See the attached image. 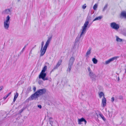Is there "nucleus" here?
<instances>
[{"label":"nucleus","instance_id":"a19ab883","mask_svg":"<svg viewBox=\"0 0 126 126\" xmlns=\"http://www.w3.org/2000/svg\"><path fill=\"white\" fill-rule=\"evenodd\" d=\"M32 49L30 51V54L31 53H32Z\"/></svg>","mask_w":126,"mask_h":126},{"label":"nucleus","instance_id":"72a5a7b5","mask_svg":"<svg viewBox=\"0 0 126 126\" xmlns=\"http://www.w3.org/2000/svg\"><path fill=\"white\" fill-rule=\"evenodd\" d=\"M88 69L89 72H90L92 71L90 67H88Z\"/></svg>","mask_w":126,"mask_h":126},{"label":"nucleus","instance_id":"cd10ccee","mask_svg":"<svg viewBox=\"0 0 126 126\" xmlns=\"http://www.w3.org/2000/svg\"><path fill=\"white\" fill-rule=\"evenodd\" d=\"M11 92L8 93L7 95L4 97H3V99H6L11 94Z\"/></svg>","mask_w":126,"mask_h":126},{"label":"nucleus","instance_id":"20e7f679","mask_svg":"<svg viewBox=\"0 0 126 126\" xmlns=\"http://www.w3.org/2000/svg\"><path fill=\"white\" fill-rule=\"evenodd\" d=\"M91 17L90 16H88L87 19L84 24L83 26L82 27V29H83V30H86L87 27L89 28V26H88L89 24V21L91 20Z\"/></svg>","mask_w":126,"mask_h":126},{"label":"nucleus","instance_id":"b1692460","mask_svg":"<svg viewBox=\"0 0 126 126\" xmlns=\"http://www.w3.org/2000/svg\"><path fill=\"white\" fill-rule=\"evenodd\" d=\"M10 19V17L9 16H8L6 17V19L4 22H9Z\"/></svg>","mask_w":126,"mask_h":126},{"label":"nucleus","instance_id":"c03bdc74","mask_svg":"<svg viewBox=\"0 0 126 126\" xmlns=\"http://www.w3.org/2000/svg\"><path fill=\"white\" fill-rule=\"evenodd\" d=\"M20 0H18V2H19L20 1Z\"/></svg>","mask_w":126,"mask_h":126},{"label":"nucleus","instance_id":"aec40b11","mask_svg":"<svg viewBox=\"0 0 126 126\" xmlns=\"http://www.w3.org/2000/svg\"><path fill=\"white\" fill-rule=\"evenodd\" d=\"M104 95V93L102 92H100L99 94V97L100 98H101L102 96H103V97H105Z\"/></svg>","mask_w":126,"mask_h":126},{"label":"nucleus","instance_id":"c756f323","mask_svg":"<svg viewBox=\"0 0 126 126\" xmlns=\"http://www.w3.org/2000/svg\"><path fill=\"white\" fill-rule=\"evenodd\" d=\"M66 80V78H64L62 79V82H64V83H66L67 82V80H66V81H64V80Z\"/></svg>","mask_w":126,"mask_h":126},{"label":"nucleus","instance_id":"4be33fe9","mask_svg":"<svg viewBox=\"0 0 126 126\" xmlns=\"http://www.w3.org/2000/svg\"><path fill=\"white\" fill-rule=\"evenodd\" d=\"M116 41L118 42H121L122 41V39L117 36H116Z\"/></svg>","mask_w":126,"mask_h":126},{"label":"nucleus","instance_id":"a18cd8bd","mask_svg":"<svg viewBox=\"0 0 126 126\" xmlns=\"http://www.w3.org/2000/svg\"><path fill=\"white\" fill-rule=\"evenodd\" d=\"M119 79V78L118 80Z\"/></svg>","mask_w":126,"mask_h":126},{"label":"nucleus","instance_id":"ea45409f","mask_svg":"<svg viewBox=\"0 0 126 126\" xmlns=\"http://www.w3.org/2000/svg\"><path fill=\"white\" fill-rule=\"evenodd\" d=\"M23 110V109H22L21 110V111L20 112H22Z\"/></svg>","mask_w":126,"mask_h":126},{"label":"nucleus","instance_id":"58836bf2","mask_svg":"<svg viewBox=\"0 0 126 126\" xmlns=\"http://www.w3.org/2000/svg\"><path fill=\"white\" fill-rule=\"evenodd\" d=\"M25 47L23 48V49H22V51L24 50V49L25 48Z\"/></svg>","mask_w":126,"mask_h":126},{"label":"nucleus","instance_id":"c85d7f7f","mask_svg":"<svg viewBox=\"0 0 126 126\" xmlns=\"http://www.w3.org/2000/svg\"><path fill=\"white\" fill-rule=\"evenodd\" d=\"M52 118L51 117H50L49 118V122L50 124L51 125H52V124L53 123V121H52L51 120V119Z\"/></svg>","mask_w":126,"mask_h":126},{"label":"nucleus","instance_id":"39448f33","mask_svg":"<svg viewBox=\"0 0 126 126\" xmlns=\"http://www.w3.org/2000/svg\"><path fill=\"white\" fill-rule=\"evenodd\" d=\"M110 26L112 29L116 31L118 30L119 28V25L115 22H113L110 23Z\"/></svg>","mask_w":126,"mask_h":126},{"label":"nucleus","instance_id":"dca6fc26","mask_svg":"<svg viewBox=\"0 0 126 126\" xmlns=\"http://www.w3.org/2000/svg\"><path fill=\"white\" fill-rule=\"evenodd\" d=\"M18 96V94L17 92L14 94V96L13 102H14L16 101V99Z\"/></svg>","mask_w":126,"mask_h":126},{"label":"nucleus","instance_id":"9d476101","mask_svg":"<svg viewBox=\"0 0 126 126\" xmlns=\"http://www.w3.org/2000/svg\"><path fill=\"white\" fill-rule=\"evenodd\" d=\"M62 62V60L60 59L58 61L56 66H55L52 71H53V70L57 69L61 64Z\"/></svg>","mask_w":126,"mask_h":126},{"label":"nucleus","instance_id":"1a4fd4ad","mask_svg":"<svg viewBox=\"0 0 126 126\" xmlns=\"http://www.w3.org/2000/svg\"><path fill=\"white\" fill-rule=\"evenodd\" d=\"M118 57H115L110 59L106 61L105 62V64H107L109 63L110 62L113 61L115 59H116Z\"/></svg>","mask_w":126,"mask_h":126},{"label":"nucleus","instance_id":"393cba45","mask_svg":"<svg viewBox=\"0 0 126 126\" xmlns=\"http://www.w3.org/2000/svg\"><path fill=\"white\" fill-rule=\"evenodd\" d=\"M92 61L94 64H96L97 62V60L95 58H93Z\"/></svg>","mask_w":126,"mask_h":126},{"label":"nucleus","instance_id":"f03ea898","mask_svg":"<svg viewBox=\"0 0 126 126\" xmlns=\"http://www.w3.org/2000/svg\"><path fill=\"white\" fill-rule=\"evenodd\" d=\"M47 66L45 65L42 70L39 76V79H42L44 81L48 80V78H47L45 77L46 75V74L45 73L47 69Z\"/></svg>","mask_w":126,"mask_h":126},{"label":"nucleus","instance_id":"c9c22d12","mask_svg":"<svg viewBox=\"0 0 126 126\" xmlns=\"http://www.w3.org/2000/svg\"><path fill=\"white\" fill-rule=\"evenodd\" d=\"M38 107L40 109H41L42 108V106L41 105H38Z\"/></svg>","mask_w":126,"mask_h":126},{"label":"nucleus","instance_id":"ddd939ff","mask_svg":"<svg viewBox=\"0 0 126 126\" xmlns=\"http://www.w3.org/2000/svg\"><path fill=\"white\" fill-rule=\"evenodd\" d=\"M11 11L9 9H6L3 12V14H10Z\"/></svg>","mask_w":126,"mask_h":126},{"label":"nucleus","instance_id":"f257e3e1","mask_svg":"<svg viewBox=\"0 0 126 126\" xmlns=\"http://www.w3.org/2000/svg\"><path fill=\"white\" fill-rule=\"evenodd\" d=\"M52 38V36H51L50 37H48V39L47 41L44 46V47L43 49H42L43 46L44 44V42L42 41L41 43V48L40 51L41 53L40 55V56H43L44 54H45L47 47L48 46L50 41L51 40Z\"/></svg>","mask_w":126,"mask_h":126},{"label":"nucleus","instance_id":"4468645a","mask_svg":"<svg viewBox=\"0 0 126 126\" xmlns=\"http://www.w3.org/2000/svg\"><path fill=\"white\" fill-rule=\"evenodd\" d=\"M4 28L5 29H8L9 25V22H4Z\"/></svg>","mask_w":126,"mask_h":126},{"label":"nucleus","instance_id":"412c9836","mask_svg":"<svg viewBox=\"0 0 126 126\" xmlns=\"http://www.w3.org/2000/svg\"><path fill=\"white\" fill-rule=\"evenodd\" d=\"M91 49V48H89L88 49L86 53V56H88V55L90 54Z\"/></svg>","mask_w":126,"mask_h":126},{"label":"nucleus","instance_id":"2f4dec72","mask_svg":"<svg viewBox=\"0 0 126 126\" xmlns=\"http://www.w3.org/2000/svg\"><path fill=\"white\" fill-rule=\"evenodd\" d=\"M86 4H85L84 5H83L82 6V8L83 9H85L86 8Z\"/></svg>","mask_w":126,"mask_h":126},{"label":"nucleus","instance_id":"0eeeda50","mask_svg":"<svg viewBox=\"0 0 126 126\" xmlns=\"http://www.w3.org/2000/svg\"><path fill=\"white\" fill-rule=\"evenodd\" d=\"M82 31L80 35H78L77 37L75 39V44L77 42H78L79 41L80 39V37L84 33H85L86 32V31L85 30H83V29H82Z\"/></svg>","mask_w":126,"mask_h":126},{"label":"nucleus","instance_id":"e433bc0d","mask_svg":"<svg viewBox=\"0 0 126 126\" xmlns=\"http://www.w3.org/2000/svg\"><path fill=\"white\" fill-rule=\"evenodd\" d=\"M36 90V88L35 87H34L33 88V90L34 92Z\"/></svg>","mask_w":126,"mask_h":126},{"label":"nucleus","instance_id":"a878e982","mask_svg":"<svg viewBox=\"0 0 126 126\" xmlns=\"http://www.w3.org/2000/svg\"><path fill=\"white\" fill-rule=\"evenodd\" d=\"M99 115L100 117L102 118L104 121H105L106 120L105 118L104 117L103 115L101 113L99 114Z\"/></svg>","mask_w":126,"mask_h":126},{"label":"nucleus","instance_id":"7ed1b4c3","mask_svg":"<svg viewBox=\"0 0 126 126\" xmlns=\"http://www.w3.org/2000/svg\"><path fill=\"white\" fill-rule=\"evenodd\" d=\"M75 60V58L74 57L72 56L70 59L68 64V67L67 71L69 72H70L71 68Z\"/></svg>","mask_w":126,"mask_h":126},{"label":"nucleus","instance_id":"79ce46f5","mask_svg":"<svg viewBox=\"0 0 126 126\" xmlns=\"http://www.w3.org/2000/svg\"><path fill=\"white\" fill-rule=\"evenodd\" d=\"M29 88H30V89H31V87H29Z\"/></svg>","mask_w":126,"mask_h":126},{"label":"nucleus","instance_id":"473e14b6","mask_svg":"<svg viewBox=\"0 0 126 126\" xmlns=\"http://www.w3.org/2000/svg\"><path fill=\"white\" fill-rule=\"evenodd\" d=\"M38 82L39 84H41L43 83V82L41 80H39Z\"/></svg>","mask_w":126,"mask_h":126},{"label":"nucleus","instance_id":"f704fd0d","mask_svg":"<svg viewBox=\"0 0 126 126\" xmlns=\"http://www.w3.org/2000/svg\"><path fill=\"white\" fill-rule=\"evenodd\" d=\"M114 98L113 97H112L111 98V101L112 102H113L114 101Z\"/></svg>","mask_w":126,"mask_h":126},{"label":"nucleus","instance_id":"7c9ffc66","mask_svg":"<svg viewBox=\"0 0 126 126\" xmlns=\"http://www.w3.org/2000/svg\"><path fill=\"white\" fill-rule=\"evenodd\" d=\"M31 100H32L31 99L30 97L29 98H28L26 100L25 102H28L29 101Z\"/></svg>","mask_w":126,"mask_h":126},{"label":"nucleus","instance_id":"2eb2a0df","mask_svg":"<svg viewBox=\"0 0 126 126\" xmlns=\"http://www.w3.org/2000/svg\"><path fill=\"white\" fill-rule=\"evenodd\" d=\"M106 100L105 97H103V98L102 99V103L103 104V107H104L106 105Z\"/></svg>","mask_w":126,"mask_h":126},{"label":"nucleus","instance_id":"423d86ee","mask_svg":"<svg viewBox=\"0 0 126 126\" xmlns=\"http://www.w3.org/2000/svg\"><path fill=\"white\" fill-rule=\"evenodd\" d=\"M36 92L39 96H40L45 94L46 92V90L45 88L39 89Z\"/></svg>","mask_w":126,"mask_h":126},{"label":"nucleus","instance_id":"6e6552de","mask_svg":"<svg viewBox=\"0 0 126 126\" xmlns=\"http://www.w3.org/2000/svg\"><path fill=\"white\" fill-rule=\"evenodd\" d=\"M30 97L32 100L34 99L36 100L39 96L38 95V94L35 92Z\"/></svg>","mask_w":126,"mask_h":126},{"label":"nucleus","instance_id":"4c0bfd02","mask_svg":"<svg viewBox=\"0 0 126 126\" xmlns=\"http://www.w3.org/2000/svg\"><path fill=\"white\" fill-rule=\"evenodd\" d=\"M123 97L122 96H120V98L121 99H122Z\"/></svg>","mask_w":126,"mask_h":126},{"label":"nucleus","instance_id":"f3484780","mask_svg":"<svg viewBox=\"0 0 126 126\" xmlns=\"http://www.w3.org/2000/svg\"><path fill=\"white\" fill-rule=\"evenodd\" d=\"M89 75L91 78L93 79L94 78L95 74L92 71H91L89 72Z\"/></svg>","mask_w":126,"mask_h":126},{"label":"nucleus","instance_id":"37998d69","mask_svg":"<svg viewBox=\"0 0 126 126\" xmlns=\"http://www.w3.org/2000/svg\"><path fill=\"white\" fill-rule=\"evenodd\" d=\"M34 48V47H33L32 48V49Z\"/></svg>","mask_w":126,"mask_h":126},{"label":"nucleus","instance_id":"6ab92c4d","mask_svg":"<svg viewBox=\"0 0 126 126\" xmlns=\"http://www.w3.org/2000/svg\"><path fill=\"white\" fill-rule=\"evenodd\" d=\"M102 17V16H98V17H97L95 18L93 20V21H94L97 20H99L101 19Z\"/></svg>","mask_w":126,"mask_h":126},{"label":"nucleus","instance_id":"5701e85b","mask_svg":"<svg viewBox=\"0 0 126 126\" xmlns=\"http://www.w3.org/2000/svg\"><path fill=\"white\" fill-rule=\"evenodd\" d=\"M108 6V4H105L104 7V8L103 9V10H102L103 12H104L105 11L107 8Z\"/></svg>","mask_w":126,"mask_h":126},{"label":"nucleus","instance_id":"f8f14e48","mask_svg":"<svg viewBox=\"0 0 126 126\" xmlns=\"http://www.w3.org/2000/svg\"><path fill=\"white\" fill-rule=\"evenodd\" d=\"M78 124H81V122H85V124L87 122L86 120L83 118H82L80 119H78Z\"/></svg>","mask_w":126,"mask_h":126},{"label":"nucleus","instance_id":"9b49d317","mask_svg":"<svg viewBox=\"0 0 126 126\" xmlns=\"http://www.w3.org/2000/svg\"><path fill=\"white\" fill-rule=\"evenodd\" d=\"M114 111L115 112V113L114 114L115 115L117 113V111L115 110H112L111 111H108V114L110 117H112V114L113 112Z\"/></svg>","mask_w":126,"mask_h":126},{"label":"nucleus","instance_id":"49530a36","mask_svg":"<svg viewBox=\"0 0 126 126\" xmlns=\"http://www.w3.org/2000/svg\"><path fill=\"white\" fill-rule=\"evenodd\" d=\"M51 126H52V125H51Z\"/></svg>","mask_w":126,"mask_h":126},{"label":"nucleus","instance_id":"a211bd4d","mask_svg":"<svg viewBox=\"0 0 126 126\" xmlns=\"http://www.w3.org/2000/svg\"><path fill=\"white\" fill-rule=\"evenodd\" d=\"M121 16L126 18V12L123 11L121 13Z\"/></svg>","mask_w":126,"mask_h":126},{"label":"nucleus","instance_id":"bb28decb","mask_svg":"<svg viewBox=\"0 0 126 126\" xmlns=\"http://www.w3.org/2000/svg\"><path fill=\"white\" fill-rule=\"evenodd\" d=\"M98 6V4L97 3H96L94 5L93 7V9L94 10H96L97 7Z\"/></svg>","mask_w":126,"mask_h":126}]
</instances>
